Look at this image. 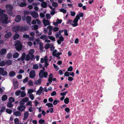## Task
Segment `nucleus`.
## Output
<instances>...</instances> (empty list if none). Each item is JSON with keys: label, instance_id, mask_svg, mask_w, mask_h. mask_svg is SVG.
<instances>
[{"label": "nucleus", "instance_id": "1", "mask_svg": "<svg viewBox=\"0 0 124 124\" xmlns=\"http://www.w3.org/2000/svg\"><path fill=\"white\" fill-rule=\"evenodd\" d=\"M15 46L16 50L18 52L21 50L22 49V44L19 40H17L15 42Z\"/></svg>", "mask_w": 124, "mask_h": 124}, {"label": "nucleus", "instance_id": "2", "mask_svg": "<svg viewBox=\"0 0 124 124\" xmlns=\"http://www.w3.org/2000/svg\"><path fill=\"white\" fill-rule=\"evenodd\" d=\"M7 15L5 14L0 17V21L1 23L4 24H7L9 23Z\"/></svg>", "mask_w": 124, "mask_h": 124}, {"label": "nucleus", "instance_id": "3", "mask_svg": "<svg viewBox=\"0 0 124 124\" xmlns=\"http://www.w3.org/2000/svg\"><path fill=\"white\" fill-rule=\"evenodd\" d=\"M113 63L116 64L117 67H119L122 65V61L121 59H117L114 60Z\"/></svg>", "mask_w": 124, "mask_h": 124}, {"label": "nucleus", "instance_id": "4", "mask_svg": "<svg viewBox=\"0 0 124 124\" xmlns=\"http://www.w3.org/2000/svg\"><path fill=\"white\" fill-rule=\"evenodd\" d=\"M22 19L23 21L26 20L27 23L29 24L31 23V16H27L26 17L25 16H23Z\"/></svg>", "mask_w": 124, "mask_h": 124}, {"label": "nucleus", "instance_id": "5", "mask_svg": "<svg viewBox=\"0 0 124 124\" xmlns=\"http://www.w3.org/2000/svg\"><path fill=\"white\" fill-rule=\"evenodd\" d=\"M79 19H80V17L76 16L73 22L74 23L73 24L71 23V25L74 27L77 26L78 25V20Z\"/></svg>", "mask_w": 124, "mask_h": 124}, {"label": "nucleus", "instance_id": "6", "mask_svg": "<svg viewBox=\"0 0 124 124\" xmlns=\"http://www.w3.org/2000/svg\"><path fill=\"white\" fill-rule=\"evenodd\" d=\"M0 74L3 76H7L8 75L7 72L4 70V68H0Z\"/></svg>", "mask_w": 124, "mask_h": 124}, {"label": "nucleus", "instance_id": "7", "mask_svg": "<svg viewBox=\"0 0 124 124\" xmlns=\"http://www.w3.org/2000/svg\"><path fill=\"white\" fill-rule=\"evenodd\" d=\"M26 54L25 53H22L21 57L20 58H18L17 61H20L21 60L22 61H23V63H24L23 61L25 60Z\"/></svg>", "mask_w": 124, "mask_h": 124}, {"label": "nucleus", "instance_id": "8", "mask_svg": "<svg viewBox=\"0 0 124 124\" xmlns=\"http://www.w3.org/2000/svg\"><path fill=\"white\" fill-rule=\"evenodd\" d=\"M36 76L35 72L34 70H31L30 72L29 77L30 78H33L35 77Z\"/></svg>", "mask_w": 124, "mask_h": 124}, {"label": "nucleus", "instance_id": "9", "mask_svg": "<svg viewBox=\"0 0 124 124\" xmlns=\"http://www.w3.org/2000/svg\"><path fill=\"white\" fill-rule=\"evenodd\" d=\"M31 14L32 16L35 18H37L39 16L38 13L35 11H32L31 12Z\"/></svg>", "mask_w": 124, "mask_h": 124}, {"label": "nucleus", "instance_id": "10", "mask_svg": "<svg viewBox=\"0 0 124 124\" xmlns=\"http://www.w3.org/2000/svg\"><path fill=\"white\" fill-rule=\"evenodd\" d=\"M31 56L29 54H27L26 55V57L25 60L26 61H29L30 60L31 61H34L35 60L34 58H33L32 59H31Z\"/></svg>", "mask_w": 124, "mask_h": 124}, {"label": "nucleus", "instance_id": "11", "mask_svg": "<svg viewBox=\"0 0 124 124\" xmlns=\"http://www.w3.org/2000/svg\"><path fill=\"white\" fill-rule=\"evenodd\" d=\"M13 81L14 85V89H16L17 88L18 86V82L16 79H14Z\"/></svg>", "mask_w": 124, "mask_h": 124}, {"label": "nucleus", "instance_id": "12", "mask_svg": "<svg viewBox=\"0 0 124 124\" xmlns=\"http://www.w3.org/2000/svg\"><path fill=\"white\" fill-rule=\"evenodd\" d=\"M34 52L35 51L33 49H31L29 51V54L31 56L32 59L33 58H34V56L33 54L34 53Z\"/></svg>", "mask_w": 124, "mask_h": 124}, {"label": "nucleus", "instance_id": "13", "mask_svg": "<svg viewBox=\"0 0 124 124\" xmlns=\"http://www.w3.org/2000/svg\"><path fill=\"white\" fill-rule=\"evenodd\" d=\"M44 66L42 67V69L40 70L39 74V77L41 78H43V74H41V73L44 72V71L45 70V68Z\"/></svg>", "mask_w": 124, "mask_h": 124}, {"label": "nucleus", "instance_id": "14", "mask_svg": "<svg viewBox=\"0 0 124 124\" xmlns=\"http://www.w3.org/2000/svg\"><path fill=\"white\" fill-rule=\"evenodd\" d=\"M21 19V17L20 15H17L15 17V21L17 23H18L20 22Z\"/></svg>", "mask_w": 124, "mask_h": 124}, {"label": "nucleus", "instance_id": "15", "mask_svg": "<svg viewBox=\"0 0 124 124\" xmlns=\"http://www.w3.org/2000/svg\"><path fill=\"white\" fill-rule=\"evenodd\" d=\"M11 33L10 32H7L4 35V37L5 38L7 39L10 38L11 36Z\"/></svg>", "mask_w": 124, "mask_h": 124}, {"label": "nucleus", "instance_id": "16", "mask_svg": "<svg viewBox=\"0 0 124 124\" xmlns=\"http://www.w3.org/2000/svg\"><path fill=\"white\" fill-rule=\"evenodd\" d=\"M7 51V50L6 48L2 49L0 51V54L1 55H5Z\"/></svg>", "mask_w": 124, "mask_h": 124}, {"label": "nucleus", "instance_id": "17", "mask_svg": "<svg viewBox=\"0 0 124 124\" xmlns=\"http://www.w3.org/2000/svg\"><path fill=\"white\" fill-rule=\"evenodd\" d=\"M26 107L24 106L20 105V106L18 107L17 108L18 110L21 112Z\"/></svg>", "mask_w": 124, "mask_h": 124}, {"label": "nucleus", "instance_id": "18", "mask_svg": "<svg viewBox=\"0 0 124 124\" xmlns=\"http://www.w3.org/2000/svg\"><path fill=\"white\" fill-rule=\"evenodd\" d=\"M6 7L7 9L9 11H11L13 9V6L10 4L7 5L6 6Z\"/></svg>", "mask_w": 124, "mask_h": 124}, {"label": "nucleus", "instance_id": "19", "mask_svg": "<svg viewBox=\"0 0 124 124\" xmlns=\"http://www.w3.org/2000/svg\"><path fill=\"white\" fill-rule=\"evenodd\" d=\"M19 26L18 25H16L14 26L12 28V30L14 32H16L19 31Z\"/></svg>", "mask_w": 124, "mask_h": 124}, {"label": "nucleus", "instance_id": "20", "mask_svg": "<svg viewBox=\"0 0 124 124\" xmlns=\"http://www.w3.org/2000/svg\"><path fill=\"white\" fill-rule=\"evenodd\" d=\"M121 35V34L120 33L118 34L117 36L118 37V38L116 39H115L114 40L115 43H117L118 42H119V41L122 40V38H121V37H118L119 36H120Z\"/></svg>", "mask_w": 124, "mask_h": 124}, {"label": "nucleus", "instance_id": "21", "mask_svg": "<svg viewBox=\"0 0 124 124\" xmlns=\"http://www.w3.org/2000/svg\"><path fill=\"white\" fill-rule=\"evenodd\" d=\"M42 22L45 26H46L47 25H49L50 24V23L48 20H43Z\"/></svg>", "mask_w": 124, "mask_h": 124}, {"label": "nucleus", "instance_id": "22", "mask_svg": "<svg viewBox=\"0 0 124 124\" xmlns=\"http://www.w3.org/2000/svg\"><path fill=\"white\" fill-rule=\"evenodd\" d=\"M118 25H116L114 26V27H113V30L114 31H116L117 32H119L120 30V28L117 30L118 28Z\"/></svg>", "mask_w": 124, "mask_h": 124}, {"label": "nucleus", "instance_id": "23", "mask_svg": "<svg viewBox=\"0 0 124 124\" xmlns=\"http://www.w3.org/2000/svg\"><path fill=\"white\" fill-rule=\"evenodd\" d=\"M14 114L16 116H19L21 115V113L20 111H17L14 112Z\"/></svg>", "mask_w": 124, "mask_h": 124}, {"label": "nucleus", "instance_id": "24", "mask_svg": "<svg viewBox=\"0 0 124 124\" xmlns=\"http://www.w3.org/2000/svg\"><path fill=\"white\" fill-rule=\"evenodd\" d=\"M29 115L28 111H27L24 112L23 116V120H25L28 117Z\"/></svg>", "mask_w": 124, "mask_h": 124}, {"label": "nucleus", "instance_id": "25", "mask_svg": "<svg viewBox=\"0 0 124 124\" xmlns=\"http://www.w3.org/2000/svg\"><path fill=\"white\" fill-rule=\"evenodd\" d=\"M41 7L43 8H46L47 6V4L46 2H42L41 4Z\"/></svg>", "mask_w": 124, "mask_h": 124}, {"label": "nucleus", "instance_id": "26", "mask_svg": "<svg viewBox=\"0 0 124 124\" xmlns=\"http://www.w3.org/2000/svg\"><path fill=\"white\" fill-rule=\"evenodd\" d=\"M19 35L17 32L13 36V39L15 40L18 39L19 37Z\"/></svg>", "mask_w": 124, "mask_h": 124}, {"label": "nucleus", "instance_id": "27", "mask_svg": "<svg viewBox=\"0 0 124 124\" xmlns=\"http://www.w3.org/2000/svg\"><path fill=\"white\" fill-rule=\"evenodd\" d=\"M15 74V72L13 71H10L9 74V76L11 77H14Z\"/></svg>", "mask_w": 124, "mask_h": 124}, {"label": "nucleus", "instance_id": "28", "mask_svg": "<svg viewBox=\"0 0 124 124\" xmlns=\"http://www.w3.org/2000/svg\"><path fill=\"white\" fill-rule=\"evenodd\" d=\"M6 65H11L12 63V62L11 60H8L5 61Z\"/></svg>", "mask_w": 124, "mask_h": 124}, {"label": "nucleus", "instance_id": "29", "mask_svg": "<svg viewBox=\"0 0 124 124\" xmlns=\"http://www.w3.org/2000/svg\"><path fill=\"white\" fill-rule=\"evenodd\" d=\"M40 39H42L43 40H45L46 39H47V38L46 36L44 34L42 35L40 37Z\"/></svg>", "mask_w": 124, "mask_h": 124}, {"label": "nucleus", "instance_id": "30", "mask_svg": "<svg viewBox=\"0 0 124 124\" xmlns=\"http://www.w3.org/2000/svg\"><path fill=\"white\" fill-rule=\"evenodd\" d=\"M19 56V53L18 52H16L13 54V57L14 58H16L18 57Z\"/></svg>", "mask_w": 124, "mask_h": 124}, {"label": "nucleus", "instance_id": "31", "mask_svg": "<svg viewBox=\"0 0 124 124\" xmlns=\"http://www.w3.org/2000/svg\"><path fill=\"white\" fill-rule=\"evenodd\" d=\"M19 30L22 31H23L26 30V28L25 27H23V26H19Z\"/></svg>", "mask_w": 124, "mask_h": 124}, {"label": "nucleus", "instance_id": "32", "mask_svg": "<svg viewBox=\"0 0 124 124\" xmlns=\"http://www.w3.org/2000/svg\"><path fill=\"white\" fill-rule=\"evenodd\" d=\"M7 95H4L2 96L1 98V99L2 101H5L7 99Z\"/></svg>", "mask_w": 124, "mask_h": 124}, {"label": "nucleus", "instance_id": "33", "mask_svg": "<svg viewBox=\"0 0 124 124\" xmlns=\"http://www.w3.org/2000/svg\"><path fill=\"white\" fill-rule=\"evenodd\" d=\"M21 96L22 97H25L26 95V93L24 91H21Z\"/></svg>", "mask_w": 124, "mask_h": 124}, {"label": "nucleus", "instance_id": "34", "mask_svg": "<svg viewBox=\"0 0 124 124\" xmlns=\"http://www.w3.org/2000/svg\"><path fill=\"white\" fill-rule=\"evenodd\" d=\"M41 74H43V77L45 78H46L47 77L48 73L46 71L44 72L41 73Z\"/></svg>", "mask_w": 124, "mask_h": 124}, {"label": "nucleus", "instance_id": "35", "mask_svg": "<svg viewBox=\"0 0 124 124\" xmlns=\"http://www.w3.org/2000/svg\"><path fill=\"white\" fill-rule=\"evenodd\" d=\"M69 99L68 98L66 97L64 99V103L66 104H68L69 102Z\"/></svg>", "mask_w": 124, "mask_h": 124}, {"label": "nucleus", "instance_id": "36", "mask_svg": "<svg viewBox=\"0 0 124 124\" xmlns=\"http://www.w3.org/2000/svg\"><path fill=\"white\" fill-rule=\"evenodd\" d=\"M46 105L47 107H48V108H49V107H53V105L52 104V103H47L46 104Z\"/></svg>", "mask_w": 124, "mask_h": 124}, {"label": "nucleus", "instance_id": "37", "mask_svg": "<svg viewBox=\"0 0 124 124\" xmlns=\"http://www.w3.org/2000/svg\"><path fill=\"white\" fill-rule=\"evenodd\" d=\"M52 5L54 7H56L58 6V4L57 2H54L52 3Z\"/></svg>", "mask_w": 124, "mask_h": 124}, {"label": "nucleus", "instance_id": "38", "mask_svg": "<svg viewBox=\"0 0 124 124\" xmlns=\"http://www.w3.org/2000/svg\"><path fill=\"white\" fill-rule=\"evenodd\" d=\"M9 101L10 102L13 103L14 102L15 99L14 98L11 97L9 99Z\"/></svg>", "mask_w": 124, "mask_h": 124}, {"label": "nucleus", "instance_id": "39", "mask_svg": "<svg viewBox=\"0 0 124 124\" xmlns=\"http://www.w3.org/2000/svg\"><path fill=\"white\" fill-rule=\"evenodd\" d=\"M41 82V79L39 78L38 80L36 81L35 82V84L38 85V84H40Z\"/></svg>", "mask_w": 124, "mask_h": 124}, {"label": "nucleus", "instance_id": "40", "mask_svg": "<svg viewBox=\"0 0 124 124\" xmlns=\"http://www.w3.org/2000/svg\"><path fill=\"white\" fill-rule=\"evenodd\" d=\"M27 5V4L25 2H22L21 3L19 6L21 7H24L25 6Z\"/></svg>", "mask_w": 124, "mask_h": 124}, {"label": "nucleus", "instance_id": "41", "mask_svg": "<svg viewBox=\"0 0 124 124\" xmlns=\"http://www.w3.org/2000/svg\"><path fill=\"white\" fill-rule=\"evenodd\" d=\"M6 65L5 62L3 61H1L0 62V66H3Z\"/></svg>", "mask_w": 124, "mask_h": 124}, {"label": "nucleus", "instance_id": "42", "mask_svg": "<svg viewBox=\"0 0 124 124\" xmlns=\"http://www.w3.org/2000/svg\"><path fill=\"white\" fill-rule=\"evenodd\" d=\"M28 84L29 86H31L33 85V82L31 80L29 81L28 82Z\"/></svg>", "mask_w": 124, "mask_h": 124}, {"label": "nucleus", "instance_id": "43", "mask_svg": "<svg viewBox=\"0 0 124 124\" xmlns=\"http://www.w3.org/2000/svg\"><path fill=\"white\" fill-rule=\"evenodd\" d=\"M60 34L61 35V34L60 32V30L59 31V32H57L55 34V37L56 38H59L60 36Z\"/></svg>", "mask_w": 124, "mask_h": 124}, {"label": "nucleus", "instance_id": "44", "mask_svg": "<svg viewBox=\"0 0 124 124\" xmlns=\"http://www.w3.org/2000/svg\"><path fill=\"white\" fill-rule=\"evenodd\" d=\"M5 11L4 10H2L0 8V17L1 16L4 15V14L3 13Z\"/></svg>", "mask_w": 124, "mask_h": 124}, {"label": "nucleus", "instance_id": "45", "mask_svg": "<svg viewBox=\"0 0 124 124\" xmlns=\"http://www.w3.org/2000/svg\"><path fill=\"white\" fill-rule=\"evenodd\" d=\"M57 51L56 49H55L54 51H53L52 53V55L53 56H54L55 55H56Z\"/></svg>", "mask_w": 124, "mask_h": 124}, {"label": "nucleus", "instance_id": "46", "mask_svg": "<svg viewBox=\"0 0 124 124\" xmlns=\"http://www.w3.org/2000/svg\"><path fill=\"white\" fill-rule=\"evenodd\" d=\"M21 91L20 90H18L15 92V94L16 95L18 96L21 93Z\"/></svg>", "mask_w": 124, "mask_h": 124}, {"label": "nucleus", "instance_id": "47", "mask_svg": "<svg viewBox=\"0 0 124 124\" xmlns=\"http://www.w3.org/2000/svg\"><path fill=\"white\" fill-rule=\"evenodd\" d=\"M7 106L8 107H9L10 108L13 107V105L12 103L8 102L7 103Z\"/></svg>", "mask_w": 124, "mask_h": 124}, {"label": "nucleus", "instance_id": "48", "mask_svg": "<svg viewBox=\"0 0 124 124\" xmlns=\"http://www.w3.org/2000/svg\"><path fill=\"white\" fill-rule=\"evenodd\" d=\"M28 79L29 78L28 77H26L23 80V82L24 83H25L27 82L28 81Z\"/></svg>", "mask_w": 124, "mask_h": 124}, {"label": "nucleus", "instance_id": "49", "mask_svg": "<svg viewBox=\"0 0 124 124\" xmlns=\"http://www.w3.org/2000/svg\"><path fill=\"white\" fill-rule=\"evenodd\" d=\"M25 104V102L22 99L20 102V105L24 106Z\"/></svg>", "mask_w": 124, "mask_h": 124}, {"label": "nucleus", "instance_id": "50", "mask_svg": "<svg viewBox=\"0 0 124 124\" xmlns=\"http://www.w3.org/2000/svg\"><path fill=\"white\" fill-rule=\"evenodd\" d=\"M14 122L16 124H18L19 123V121L18 118H16L14 120Z\"/></svg>", "mask_w": 124, "mask_h": 124}, {"label": "nucleus", "instance_id": "51", "mask_svg": "<svg viewBox=\"0 0 124 124\" xmlns=\"http://www.w3.org/2000/svg\"><path fill=\"white\" fill-rule=\"evenodd\" d=\"M24 15L23 16H25L28 15L29 13L30 12L29 11L26 10L24 12Z\"/></svg>", "mask_w": 124, "mask_h": 124}, {"label": "nucleus", "instance_id": "52", "mask_svg": "<svg viewBox=\"0 0 124 124\" xmlns=\"http://www.w3.org/2000/svg\"><path fill=\"white\" fill-rule=\"evenodd\" d=\"M46 17L47 19H50L51 18V16L48 13L46 14Z\"/></svg>", "mask_w": 124, "mask_h": 124}, {"label": "nucleus", "instance_id": "53", "mask_svg": "<svg viewBox=\"0 0 124 124\" xmlns=\"http://www.w3.org/2000/svg\"><path fill=\"white\" fill-rule=\"evenodd\" d=\"M50 44L47 43L46 44L45 46V48L46 49H47L49 48Z\"/></svg>", "mask_w": 124, "mask_h": 124}, {"label": "nucleus", "instance_id": "54", "mask_svg": "<svg viewBox=\"0 0 124 124\" xmlns=\"http://www.w3.org/2000/svg\"><path fill=\"white\" fill-rule=\"evenodd\" d=\"M45 122V120L41 118L39 121V123L40 124H42L43 123H44Z\"/></svg>", "mask_w": 124, "mask_h": 124}, {"label": "nucleus", "instance_id": "55", "mask_svg": "<svg viewBox=\"0 0 124 124\" xmlns=\"http://www.w3.org/2000/svg\"><path fill=\"white\" fill-rule=\"evenodd\" d=\"M33 68L35 69H38V66L37 64H35L34 65Z\"/></svg>", "mask_w": 124, "mask_h": 124}, {"label": "nucleus", "instance_id": "56", "mask_svg": "<svg viewBox=\"0 0 124 124\" xmlns=\"http://www.w3.org/2000/svg\"><path fill=\"white\" fill-rule=\"evenodd\" d=\"M28 93L30 94L32 93L33 92V90L32 89H29L28 90Z\"/></svg>", "mask_w": 124, "mask_h": 124}, {"label": "nucleus", "instance_id": "57", "mask_svg": "<svg viewBox=\"0 0 124 124\" xmlns=\"http://www.w3.org/2000/svg\"><path fill=\"white\" fill-rule=\"evenodd\" d=\"M6 112L8 114H10L12 112V110L11 109H7L6 110Z\"/></svg>", "mask_w": 124, "mask_h": 124}, {"label": "nucleus", "instance_id": "58", "mask_svg": "<svg viewBox=\"0 0 124 124\" xmlns=\"http://www.w3.org/2000/svg\"><path fill=\"white\" fill-rule=\"evenodd\" d=\"M29 35L26 34H24L23 36V38L26 39L29 38Z\"/></svg>", "mask_w": 124, "mask_h": 124}, {"label": "nucleus", "instance_id": "59", "mask_svg": "<svg viewBox=\"0 0 124 124\" xmlns=\"http://www.w3.org/2000/svg\"><path fill=\"white\" fill-rule=\"evenodd\" d=\"M84 15L83 14V13H79L76 16L78 17V16H79V17H82Z\"/></svg>", "mask_w": 124, "mask_h": 124}, {"label": "nucleus", "instance_id": "60", "mask_svg": "<svg viewBox=\"0 0 124 124\" xmlns=\"http://www.w3.org/2000/svg\"><path fill=\"white\" fill-rule=\"evenodd\" d=\"M59 29V28L58 27L56 26L54 28L53 30L54 32H56L58 31Z\"/></svg>", "mask_w": 124, "mask_h": 124}, {"label": "nucleus", "instance_id": "61", "mask_svg": "<svg viewBox=\"0 0 124 124\" xmlns=\"http://www.w3.org/2000/svg\"><path fill=\"white\" fill-rule=\"evenodd\" d=\"M12 56V54L10 53H9L7 55V57L8 59L11 58Z\"/></svg>", "mask_w": 124, "mask_h": 124}, {"label": "nucleus", "instance_id": "62", "mask_svg": "<svg viewBox=\"0 0 124 124\" xmlns=\"http://www.w3.org/2000/svg\"><path fill=\"white\" fill-rule=\"evenodd\" d=\"M62 21V19L60 20L58 18H57L56 21V22L58 24H60L61 23Z\"/></svg>", "mask_w": 124, "mask_h": 124}, {"label": "nucleus", "instance_id": "63", "mask_svg": "<svg viewBox=\"0 0 124 124\" xmlns=\"http://www.w3.org/2000/svg\"><path fill=\"white\" fill-rule=\"evenodd\" d=\"M60 11L62 12L63 13H66V10L63 8H61V9Z\"/></svg>", "mask_w": 124, "mask_h": 124}, {"label": "nucleus", "instance_id": "64", "mask_svg": "<svg viewBox=\"0 0 124 124\" xmlns=\"http://www.w3.org/2000/svg\"><path fill=\"white\" fill-rule=\"evenodd\" d=\"M73 68L72 66H70L68 69L67 71H71L73 70Z\"/></svg>", "mask_w": 124, "mask_h": 124}]
</instances>
